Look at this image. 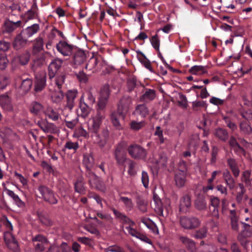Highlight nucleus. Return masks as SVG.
Here are the masks:
<instances>
[{
  "instance_id": "obj_22",
  "label": "nucleus",
  "mask_w": 252,
  "mask_h": 252,
  "mask_svg": "<svg viewBox=\"0 0 252 252\" xmlns=\"http://www.w3.org/2000/svg\"><path fill=\"white\" fill-rule=\"evenodd\" d=\"M27 42L28 39L25 38L21 32L15 37L13 42V46L15 49L18 50L24 47L27 44Z\"/></svg>"
},
{
  "instance_id": "obj_43",
  "label": "nucleus",
  "mask_w": 252,
  "mask_h": 252,
  "mask_svg": "<svg viewBox=\"0 0 252 252\" xmlns=\"http://www.w3.org/2000/svg\"><path fill=\"white\" fill-rule=\"evenodd\" d=\"M215 135L220 140L225 141L228 138V133L222 128H218L215 131Z\"/></svg>"
},
{
  "instance_id": "obj_62",
  "label": "nucleus",
  "mask_w": 252,
  "mask_h": 252,
  "mask_svg": "<svg viewBox=\"0 0 252 252\" xmlns=\"http://www.w3.org/2000/svg\"><path fill=\"white\" fill-rule=\"evenodd\" d=\"M26 21L34 19L37 17V12L34 10L28 11L24 15Z\"/></svg>"
},
{
  "instance_id": "obj_24",
  "label": "nucleus",
  "mask_w": 252,
  "mask_h": 252,
  "mask_svg": "<svg viewBox=\"0 0 252 252\" xmlns=\"http://www.w3.org/2000/svg\"><path fill=\"white\" fill-rule=\"evenodd\" d=\"M45 116L53 121H57L61 118L60 115L57 109H54L51 106H48L44 111Z\"/></svg>"
},
{
  "instance_id": "obj_18",
  "label": "nucleus",
  "mask_w": 252,
  "mask_h": 252,
  "mask_svg": "<svg viewBox=\"0 0 252 252\" xmlns=\"http://www.w3.org/2000/svg\"><path fill=\"white\" fill-rule=\"evenodd\" d=\"M37 125L45 133H54L57 127L53 123H49L46 120H39L36 122Z\"/></svg>"
},
{
  "instance_id": "obj_12",
  "label": "nucleus",
  "mask_w": 252,
  "mask_h": 252,
  "mask_svg": "<svg viewBox=\"0 0 252 252\" xmlns=\"http://www.w3.org/2000/svg\"><path fill=\"white\" fill-rule=\"evenodd\" d=\"M153 199L156 205L155 210L156 213L163 218L167 217L168 215V209L166 208L165 211H164L161 200L158 195L154 193Z\"/></svg>"
},
{
  "instance_id": "obj_14",
  "label": "nucleus",
  "mask_w": 252,
  "mask_h": 252,
  "mask_svg": "<svg viewBox=\"0 0 252 252\" xmlns=\"http://www.w3.org/2000/svg\"><path fill=\"white\" fill-rule=\"evenodd\" d=\"M95 138V141L99 148L101 149L104 147L106 145L109 137V131L107 129H103L100 133H97L95 135H92Z\"/></svg>"
},
{
  "instance_id": "obj_46",
  "label": "nucleus",
  "mask_w": 252,
  "mask_h": 252,
  "mask_svg": "<svg viewBox=\"0 0 252 252\" xmlns=\"http://www.w3.org/2000/svg\"><path fill=\"white\" fill-rule=\"evenodd\" d=\"M141 84L140 83L137 82L136 78L134 76L129 77L127 82V89L128 92H131L134 89L138 87Z\"/></svg>"
},
{
  "instance_id": "obj_64",
  "label": "nucleus",
  "mask_w": 252,
  "mask_h": 252,
  "mask_svg": "<svg viewBox=\"0 0 252 252\" xmlns=\"http://www.w3.org/2000/svg\"><path fill=\"white\" fill-rule=\"evenodd\" d=\"M241 115L243 118L248 121L252 120V111L251 110H241L240 111Z\"/></svg>"
},
{
  "instance_id": "obj_13",
  "label": "nucleus",
  "mask_w": 252,
  "mask_h": 252,
  "mask_svg": "<svg viewBox=\"0 0 252 252\" xmlns=\"http://www.w3.org/2000/svg\"><path fill=\"white\" fill-rule=\"evenodd\" d=\"M199 220L194 217H183L180 219V224L185 229H190L196 228L199 226Z\"/></svg>"
},
{
  "instance_id": "obj_6",
  "label": "nucleus",
  "mask_w": 252,
  "mask_h": 252,
  "mask_svg": "<svg viewBox=\"0 0 252 252\" xmlns=\"http://www.w3.org/2000/svg\"><path fill=\"white\" fill-rule=\"evenodd\" d=\"M58 52L64 57H70L73 54L75 46L68 43L67 40H61L56 45Z\"/></svg>"
},
{
  "instance_id": "obj_5",
  "label": "nucleus",
  "mask_w": 252,
  "mask_h": 252,
  "mask_svg": "<svg viewBox=\"0 0 252 252\" xmlns=\"http://www.w3.org/2000/svg\"><path fill=\"white\" fill-rule=\"evenodd\" d=\"M127 151L130 156L134 159L145 160L147 157V151L141 146L133 144L128 146Z\"/></svg>"
},
{
  "instance_id": "obj_26",
  "label": "nucleus",
  "mask_w": 252,
  "mask_h": 252,
  "mask_svg": "<svg viewBox=\"0 0 252 252\" xmlns=\"http://www.w3.org/2000/svg\"><path fill=\"white\" fill-rule=\"evenodd\" d=\"M137 58L140 63L151 72H154L151 66V62L147 58L146 56L140 51H137Z\"/></svg>"
},
{
  "instance_id": "obj_23",
  "label": "nucleus",
  "mask_w": 252,
  "mask_h": 252,
  "mask_svg": "<svg viewBox=\"0 0 252 252\" xmlns=\"http://www.w3.org/2000/svg\"><path fill=\"white\" fill-rule=\"evenodd\" d=\"M39 25L37 24H34L27 27L21 31L22 34L25 38L28 39L34 34L36 33L39 31Z\"/></svg>"
},
{
  "instance_id": "obj_51",
  "label": "nucleus",
  "mask_w": 252,
  "mask_h": 252,
  "mask_svg": "<svg viewBox=\"0 0 252 252\" xmlns=\"http://www.w3.org/2000/svg\"><path fill=\"white\" fill-rule=\"evenodd\" d=\"M146 125V123L145 121H141L140 122H137L135 121H133L130 123V126L131 129L133 130L137 131L140 130L143 127H144Z\"/></svg>"
},
{
  "instance_id": "obj_47",
  "label": "nucleus",
  "mask_w": 252,
  "mask_h": 252,
  "mask_svg": "<svg viewBox=\"0 0 252 252\" xmlns=\"http://www.w3.org/2000/svg\"><path fill=\"white\" fill-rule=\"evenodd\" d=\"M120 201H121L126 207L127 211H130L132 210L133 204L131 198L125 196H121Z\"/></svg>"
},
{
  "instance_id": "obj_4",
  "label": "nucleus",
  "mask_w": 252,
  "mask_h": 252,
  "mask_svg": "<svg viewBox=\"0 0 252 252\" xmlns=\"http://www.w3.org/2000/svg\"><path fill=\"white\" fill-rule=\"evenodd\" d=\"M65 79V74H61L57 75L54 79L56 86L58 88V90L56 91L52 95L53 101L55 103H58L62 100L63 98L64 94L62 91V88L64 83Z\"/></svg>"
},
{
  "instance_id": "obj_55",
  "label": "nucleus",
  "mask_w": 252,
  "mask_h": 252,
  "mask_svg": "<svg viewBox=\"0 0 252 252\" xmlns=\"http://www.w3.org/2000/svg\"><path fill=\"white\" fill-rule=\"evenodd\" d=\"M240 128L241 130L245 134H250L252 131V127L246 122H242L240 123Z\"/></svg>"
},
{
  "instance_id": "obj_63",
  "label": "nucleus",
  "mask_w": 252,
  "mask_h": 252,
  "mask_svg": "<svg viewBox=\"0 0 252 252\" xmlns=\"http://www.w3.org/2000/svg\"><path fill=\"white\" fill-rule=\"evenodd\" d=\"M141 222L144 223L148 228L154 230L156 228V225L150 219L147 218H142Z\"/></svg>"
},
{
  "instance_id": "obj_8",
  "label": "nucleus",
  "mask_w": 252,
  "mask_h": 252,
  "mask_svg": "<svg viewBox=\"0 0 252 252\" xmlns=\"http://www.w3.org/2000/svg\"><path fill=\"white\" fill-rule=\"evenodd\" d=\"M179 168L175 173L174 180L177 187H182L185 185L186 181V162L182 161Z\"/></svg>"
},
{
  "instance_id": "obj_2",
  "label": "nucleus",
  "mask_w": 252,
  "mask_h": 252,
  "mask_svg": "<svg viewBox=\"0 0 252 252\" xmlns=\"http://www.w3.org/2000/svg\"><path fill=\"white\" fill-rule=\"evenodd\" d=\"M111 210L113 212L116 219L119 220L120 221L123 223L130 225L129 226L126 227V229L127 230L128 233L131 236L137 238L140 232L131 227V226H133L135 224L134 222L131 220L124 213L117 211L114 208H111Z\"/></svg>"
},
{
  "instance_id": "obj_25",
  "label": "nucleus",
  "mask_w": 252,
  "mask_h": 252,
  "mask_svg": "<svg viewBox=\"0 0 252 252\" xmlns=\"http://www.w3.org/2000/svg\"><path fill=\"white\" fill-rule=\"evenodd\" d=\"M191 205V200L190 196L188 194L184 195L180 199L179 205V211L181 213H185Z\"/></svg>"
},
{
  "instance_id": "obj_54",
  "label": "nucleus",
  "mask_w": 252,
  "mask_h": 252,
  "mask_svg": "<svg viewBox=\"0 0 252 252\" xmlns=\"http://www.w3.org/2000/svg\"><path fill=\"white\" fill-rule=\"evenodd\" d=\"M75 191L82 194L85 191L84 183L81 180H78L74 185Z\"/></svg>"
},
{
  "instance_id": "obj_35",
  "label": "nucleus",
  "mask_w": 252,
  "mask_h": 252,
  "mask_svg": "<svg viewBox=\"0 0 252 252\" xmlns=\"http://www.w3.org/2000/svg\"><path fill=\"white\" fill-rule=\"evenodd\" d=\"M73 63L76 65H79L82 63L85 60V55L84 53L81 51H78L74 52L72 55Z\"/></svg>"
},
{
  "instance_id": "obj_29",
  "label": "nucleus",
  "mask_w": 252,
  "mask_h": 252,
  "mask_svg": "<svg viewBox=\"0 0 252 252\" xmlns=\"http://www.w3.org/2000/svg\"><path fill=\"white\" fill-rule=\"evenodd\" d=\"M131 103V100L129 96H123L120 100L118 110L122 111L125 113V112H126L128 110V107Z\"/></svg>"
},
{
  "instance_id": "obj_38",
  "label": "nucleus",
  "mask_w": 252,
  "mask_h": 252,
  "mask_svg": "<svg viewBox=\"0 0 252 252\" xmlns=\"http://www.w3.org/2000/svg\"><path fill=\"white\" fill-rule=\"evenodd\" d=\"M34 43L33 46V53L34 54H36L43 50L44 45L43 39L42 37L38 36L34 39Z\"/></svg>"
},
{
  "instance_id": "obj_33",
  "label": "nucleus",
  "mask_w": 252,
  "mask_h": 252,
  "mask_svg": "<svg viewBox=\"0 0 252 252\" xmlns=\"http://www.w3.org/2000/svg\"><path fill=\"white\" fill-rule=\"evenodd\" d=\"M4 191H6L7 194L11 197L16 205L19 207H23L25 206V203L22 201L18 195L16 194L13 191L8 189L5 187L3 188Z\"/></svg>"
},
{
  "instance_id": "obj_31",
  "label": "nucleus",
  "mask_w": 252,
  "mask_h": 252,
  "mask_svg": "<svg viewBox=\"0 0 252 252\" xmlns=\"http://www.w3.org/2000/svg\"><path fill=\"white\" fill-rule=\"evenodd\" d=\"M223 177L226 185L230 190L235 189L236 186L235 181L229 171H226L223 173Z\"/></svg>"
},
{
  "instance_id": "obj_53",
  "label": "nucleus",
  "mask_w": 252,
  "mask_h": 252,
  "mask_svg": "<svg viewBox=\"0 0 252 252\" xmlns=\"http://www.w3.org/2000/svg\"><path fill=\"white\" fill-rule=\"evenodd\" d=\"M31 58V54L26 52L23 53L19 56V62L22 65L27 64Z\"/></svg>"
},
{
  "instance_id": "obj_50",
  "label": "nucleus",
  "mask_w": 252,
  "mask_h": 252,
  "mask_svg": "<svg viewBox=\"0 0 252 252\" xmlns=\"http://www.w3.org/2000/svg\"><path fill=\"white\" fill-rule=\"evenodd\" d=\"M243 225V230L240 234L245 236L251 237L252 236V226L245 222H241Z\"/></svg>"
},
{
  "instance_id": "obj_34",
  "label": "nucleus",
  "mask_w": 252,
  "mask_h": 252,
  "mask_svg": "<svg viewBox=\"0 0 252 252\" xmlns=\"http://www.w3.org/2000/svg\"><path fill=\"white\" fill-rule=\"evenodd\" d=\"M134 113L136 115L141 116L142 118H145L149 115V110L145 104H141L136 106Z\"/></svg>"
},
{
  "instance_id": "obj_3",
  "label": "nucleus",
  "mask_w": 252,
  "mask_h": 252,
  "mask_svg": "<svg viewBox=\"0 0 252 252\" xmlns=\"http://www.w3.org/2000/svg\"><path fill=\"white\" fill-rule=\"evenodd\" d=\"M41 196L39 197L43 199L45 202L50 204H56L58 200L57 196L53 190L45 185H40L37 188Z\"/></svg>"
},
{
  "instance_id": "obj_7",
  "label": "nucleus",
  "mask_w": 252,
  "mask_h": 252,
  "mask_svg": "<svg viewBox=\"0 0 252 252\" xmlns=\"http://www.w3.org/2000/svg\"><path fill=\"white\" fill-rule=\"evenodd\" d=\"M204 194L205 186L198 185L195 189V195L196 197L195 206L198 210H202L205 209Z\"/></svg>"
},
{
  "instance_id": "obj_10",
  "label": "nucleus",
  "mask_w": 252,
  "mask_h": 252,
  "mask_svg": "<svg viewBox=\"0 0 252 252\" xmlns=\"http://www.w3.org/2000/svg\"><path fill=\"white\" fill-rule=\"evenodd\" d=\"M23 27V22L19 20L14 22L8 19L5 20L3 23L1 31L3 34H10L19 28Z\"/></svg>"
},
{
  "instance_id": "obj_15",
  "label": "nucleus",
  "mask_w": 252,
  "mask_h": 252,
  "mask_svg": "<svg viewBox=\"0 0 252 252\" xmlns=\"http://www.w3.org/2000/svg\"><path fill=\"white\" fill-rule=\"evenodd\" d=\"M34 244L35 249L36 251L43 252L45 249V246L48 245L49 241L47 239L41 234H38L32 238Z\"/></svg>"
},
{
  "instance_id": "obj_42",
  "label": "nucleus",
  "mask_w": 252,
  "mask_h": 252,
  "mask_svg": "<svg viewBox=\"0 0 252 252\" xmlns=\"http://www.w3.org/2000/svg\"><path fill=\"white\" fill-rule=\"evenodd\" d=\"M32 85V80L31 78L23 79L21 85V89L23 93H27L31 89Z\"/></svg>"
},
{
  "instance_id": "obj_17",
  "label": "nucleus",
  "mask_w": 252,
  "mask_h": 252,
  "mask_svg": "<svg viewBox=\"0 0 252 252\" xmlns=\"http://www.w3.org/2000/svg\"><path fill=\"white\" fill-rule=\"evenodd\" d=\"M140 86L142 87L143 94L140 96L139 99L141 102H148L153 100L156 97V91L154 89L146 88L143 84Z\"/></svg>"
},
{
  "instance_id": "obj_58",
  "label": "nucleus",
  "mask_w": 252,
  "mask_h": 252,
  "mask_svg": "<svg viewBox=\"0 0 252 252\" xmlns=\"http://www.w3.org/2000/svg\"><path fill=\"white\" fill-rule=\"evenodd\" d=\"M190 73L195 74H201L205 72V68L203 66L194 65L189 69Z\"/></svg>"
},
{
  "instance_id": "obj_37",
  "label": "nucleus",
  "mask_w": 252,
  "mask_h": 252,
  "mask_svg": "<svg viewBox=\"0 0 252 252\" xmlns=\"http://www.w3.org/2000/svg\"><path fill=\"white\" fill-rule=\"evenodd\" d=\"M83 164L86 169H92L94 165V158L91 154L88 153L84 154Z\"/></svg>"
},
{
  "instance_id": "obj_28",
  "label": "nucleus",
  "mask_w": 252,
  "mask_h": 252,
  "mask_svg": "<svg viewBox=\"0 0 252 252\" xmlns=\"http://www.w3.org/2000/svg\"><path fill=\"white\" fill-rule=\"evenodd\" d=\"M227 164L233 176L237 178L240 174V169L236 159L231 158L227 159Z\"/></svg>"
},
{
  "instance_id": "obj_45",
  "label": "nucleus",
  "mask_w": 252,
  "mask_h": 252,
  "mask_svg": "<svg viewBox=\"0 0 252 252\" xmlns=\"http://www.w3.org/2000/svg\"><path fill=\"white\" fill-rule=\"evenodd\" d=\"M79 146L77 142H73L70 140L66 141L63 151L65 152L66 150H72L75 152L79 148Z\"/></svg>"
},
{
  "instance_id": "obj_59",
  "label": "nucleus",
  "mask_w": 252,
  "mask_h": 252,
  "mask_svg": "<svg viewBox=\"0 0 252 252\" xmlns=\"http://www.w3.org/2000/svg\"><path fill=\"white\" fill-rule=\"evenodd\" d=\"M141 182L143 186L147 189L149 187V177L147 172L143 171L141 173Z\"/></svg>"
},
{
  "instance_id": "obj_41",
  "label": "nucleus",
  "mask_w": 252,
  "mask_h": 252,
  "mask_svg": "<svg viewBox=\"0 0 252 252\" xmlns=\"http://www.w3.org/2000/svg\"><path fill=\"white\" fill-rule=\"evenodd\" d=\"M181 241L185 245L186 248L191 252H194L195 249L194 242L186 237H181Z\"/></svg>"
},
{
  "instance_id": "obj_56",
  "label": "nucleus",
  "mask_w": 252,
  "mask_h": 252,
  "mask_svg": "<svg viewBox=\"0 0 252 252\" xmlns=\"http://www.w3.org/2000/svg\"><path fill=\"white\" fill-rule=\"evenodd\" d=\"M8 61L6 55L4 53L0 54V69L3 70L7 66Z\"/></svg>"
},
{
  "instance_id": "obj_16",
  "label": "nucleus",
  "mask_w": 252,
  "mask_h": 252,
  "mask_svg": "<svg viewBox=\"0 0 252 252\" xmlns=\"http://www.w3.org/2000/svg\"><path fill=\"white\" fill-rule=\"evenodd\" d=\"M85 176L90 186L93 189H97L99 185V177L92 171V169H86Z\"/></svg>"
},
{
  "instance_id": "obj_1",
  "label": "nucleus",
  "mask_w": 252,
  "mask_h": 252,
  "mask_svg": "<svg viewBox=\"0 0 252 252\" xmlns=\"http://www.w3.org/2000/svg\"><path fill=\"white\" fill-rule=\"evenodd\" d=\"M110 94V86L104 85L100 90V96L97 103V115L94 118L92 123L89 124V130L95 135L98 133L101 120L104 118V112Z\"/></svg>"
},
{
  "instance_id": "obj_32",
  "label": "nucleus",
  "mask_w": 252,
  "mask_h": 252,
  "mask_svg": "<svg viewBox=\"0 0 252 252\" xmlns=\"http://www.w3.org/2000/svg\"><path fill=\"white\" fill-rule=\"evenodd\" d=\"M95 97L90 92L83 94L80 98V102H84L87 105L92 107L95 102Z\"/></svg>"
},
{
  "instance_id": "obj_27",
  "label": "nucleus",
  "mask_w": 252,
  "mask_h": 252,
  "mask_svg": "<svg viewBox=\"0 0 252 252\" xmlns=\"http://www.w3.org/2000/svg\"><path fill=\"white\" fill-rule=\"evenodd\" d=\"M247 237L249 236H245L244 235L239 234L238 235L237 238L239 242L240 243L244 249L246 250V252H252V243H251L247 239Z\"/></svg>"
},
{
  "instance_id": "obj_36",
  "label": "nucleus",
  "mask_w": 252,
  "mask_h": 252,
  "mask_svg": "<svg viewBox=\"0 0 252 252\" xmlns=\"http://www.w3.org/2000/svg\"><path fill=\"white\" fill-rule=\"evenodd\" d=\"M4 239L9 249L15 252H17L19 251L18 243L13 236L11 235V238L9 239H7L5 236Z\"/></svg>"
},
{
  "instance_id": "obj_57",
  "label": "nucleus",
  "mask_w": 252,
  "mask_h": 252,
  "mask_svg": "<svg viewBox=\"0 0 252 252\" xmlns=\"http://www.w3.org/2000/svg\"><path fill=\"white\" fill-rule=\"evenodd\" d=\"M105 252H126L124 249L119 245H114L109 246L105 250Z\"/></svg>"
},
{
  "instance_id": "obj_61",
  "label": "nucleus",
  "mask_w": 252,
  "mask_h": 252,
  "mask_svg": "<svg viewBox=\"0 0 252 252\" xmlns=\"http://www.w3.org/2000/svg\"><path fill=\"white\" fill-rule=\"evenodd\" d=\"M138 209L142 213H145L147 211V202L141 199H139L137 201Z\"/></svg>"
},
{
  "instance_id": "obj_60",
  "label": "nucleus",
  "mask_w": 252,
  "mask_h": 252,
  "mask_svg": "<svg viewBox=\"0 0 252 252\" xmlns=\"http://www.w3.org/2000/svg\"><path fill=\"white\" fill-rule=\"evenodd\" d=\"M154 134L158 136L160 144H162L164 142L165 139L163 136V131L159 126L156 127Z\"/></svg>"
},
{
  "instance_id": "obj_39",
  "label": "nucleus",
  "mask_w": 252,
  "mask_h": 252,
  "mask_svg": "<svg viewBox=\"0 0 252 252\" xmlns=\"http://www.w3.org/2000/svg\"><path fill=\"white\" fill-rule=\"evenodd\" d=\"M42 111L43 106L40 103L34 101L31 104L30 111L32 113L35 115H40Z\"/></svg>"
},
{
  "instance_id": "obj_52",
  "label": "nucleus",
  "mask_w": 252,
  "mask_h": 252,
  "mask_svg": "<svg viewBox=\"0 0 252 252\" xmlns=\"http://www.w3.org/2000/svg\"><path fill=\"white\" fill-rule=\"evenodd\" d=\"M151 43L153 48L158 52L159 51L160 40L157 34L153 36L150 39Z\"/></svg>"
},
{
  "instance_id": "obj_21",
  "label": "nucleus",
  "mask_w": 252,
  "mask_h": 252,
  "mask_svg": "<svg viewBox=\"0 0 252 252\" xmlns=\"http://www.w3.org/2000/svg\"><path fill=\"white\" fill-rule=\"evenodd\" d=\"M78 92L76 90H69L66 94V104L65 107L71 110L75 105V100L76 98Z\"/></svg>"
},
{
  "instance_id": "obj_48",
  "label": "nucleus",
  "mask_w": 252,
  "mask_h": 252,
  "mask_svg": "<svg viewBox=\"0 0 252 252\" xmlns=\"http://www.w3.org/2000/svg\"><path fill=\"white\" fill-rule=\"evenodd\" d=\"M10 82V78L8 75H0V91L5 89Z\"/></svg>"
},
{
  "instance_id": "obj_11",
  "label": "nucleus",
  "mask_w": 252,
  "mask_h": 252,
  "mask_svg": "<svg viewBox=\"0 0 252 252\" xmlns=\"http://www.w3.org/2000/svg\"><path fill=\"white\" fill-rule=\"evenodd\" d=\"M114 157L119 165H122L125 162L126 158L124 142H120L116 146L114 152Z\"/></svg>"
},
{
  "instance_id": "obj_30",
  "label": "nucleus",
  "mask_w": 252,
  "mask_h": 252,
  "mask_svg": "<svg viewBox=\"0 0 252 252\" xmlns=\"http://www.w3.org/2000/svg\"><path fill=\"white\" fill-rule=\"evenodd\" d=\"M0 105L3 109L10 111L12 109L11 100L7 94H4L0 95Z\"/></svg>"
},
{
  "instance_id": "obj_40",
  "label": "nucleus",
  "mask_w": 252,
  "mask_h": 252,
  "mask_svg": "<svg viewBox=\"0 0 252 252\" xmlns=\"http://www.w3.org/2000/svg\"><path fill=\"white\" fill-rule=\"evenodd\" d=\"M45 63V59L43 57L38 58L33 60L31 64V69L32 71L35 72L39 68H40Z\"/></svg>"
},
{
  "instance_id": "obj_19",
  "label": "nucleus",
  "mask_w": 252,
  "mask_h": 252,
  "mask_svg": "<svg viewBox=\"0 0 252 252\" xmlns=\"http://www.w3.org/2000/svg\"><path fill=\"white\" fill-rule=\"evenodd\" d=\"M36 82L34 90L36 92L41 91L45 87L46 83V75L44 72L35 75Z\"/></svg>"
},
{
  "instance_id": "obj_20",
  "label": "nucleus",
  "mask_w": 252,
  "mask_h": 252,
  "mask_svg": "<svg viewBox=\"0 0 252 252\" xmlns=\"http://www.w3.org/2000/svg\"><path fill=\"white\" fill-rule=\"evenodd\" d=\"M125 114L123 112L117 110L113 111L111 114V120L113 126L117 129H122V126L119 122V118H124Z\"/></svg>"
},
{
  "instance_id": "obj_9",
  "label": "nucleus",
  "mask_w": 252,
  "mask_h": 252,
  "mask_svg": "<svg viewBox=\"0 0 252 252\" xmlns=\"http://www.w3.org/2000/svg\"><path fill=\"white\" fill-rule=\"evenodd\" d=\"M63 63V60L60 58H56L53 60L51 63H50L48 68V74L49 76V78L51 80L55 78L57 75H60L61 74H64L63 73H61L60 74H57L58 71L60 69L62 64Z\"/></svg>"
},
{
  "instance_id": "obj_49",
  "label": "nucleus",
  "mask_w": 252,
  "mask_h": 252,
  "mask_svg": "<svg viewBox=\"0 0 252 252\" xmlns=\"http://www.w3.org/2000/svg\"><path fill=\"white\" fill-rule=\"evenodd\" d=\"M251 171L249 170H246L243 172L242 175V181L245 182L247 186L251 185L252 179L251 178Z\"/></svg>"
},
{
  "instance_id": "obj_44",
  "label": "nucleus",
  "mask_w": 252,
  "mask_h": 252,
  "mask_svg": "<svg viewBox=\"0 0 252 252\" xmlns=\"http://www.w3.org/2000/svg\"><path fill=\"white\" fill-rule=\"evenodd\" d=\"M79 107L81 111V116L86 118L89 114L92 106L87 105L84 102H79Z\"/></svg>"
}]
</instances>
